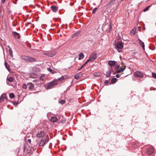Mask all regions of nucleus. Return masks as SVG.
<instances>
[{"instance_id": "f257e3e1", "label": "nucleus", "mask_w": 156, "mask_h": 156, "mask_svg": "<svg viewBox=\"0 0 156 156\" xmlns=\"http://www.w3.org/2000/svg\"><path fill=\"white\" fill-rule=\"evenodd\" d=\"M58 84L57 80L54 79L52 81L49 82L45 85V87L46 89H50L54 87V86L57 85Z\"/></svg>"}, {"instance_id": "f03ea898", "label": "nucleus", "mask_w": 156, "mask_h": 156, "mask_svg": "<svg viewBox=\"0 0 156 156\" xmlns=\"http://www.w3.org/2000/svg\"><path fill=\"white\" fill-rule=\"evenodd\" d=\"M45 135V133L42 131H38L36 136L38 138H41L43 137Z\"/></svg>"}, {"instance_id": "7ed1b4c3", "label": "nucleus", "mask_w": 156, "mask_h": 156, "mask_svg": "<svg viewBox=\"0 0 156 156\" xmlns=\"http://www.w3.org/2000/svg\"><path fill=\"white\" fill-rule=\"evenodd\" d=\"M154 151V150L153 148L152 147H151L148 148L147 149L146 153L148 154L151 155L153 153Z\"/></svg>"}, {"instance_id": "20e7f679", "label": "nucleus", "mask_w": 156, "mask_h": 156, "mask_svg": "<svg viewBox=\"0 0 156 156\" xmlns=\"http://www.w3.org/2000/svg\"><path fill=\"white\" fill-rule=\"evenodd\" d=\"M135 75L136 76L140 77L141 78H143L144 76L143 74L138 71H136L135 73Z\"/></svg>"}, {"instance_id": "39448f33", "label": "nucleus", "mask_w": 156, "mask_h": 156, "mask_svg": "<svg viewBox=\"0 0 156 156\" xmlns=\"http://www.w3.org/2000/svg\"><path fill=\"white\" fill-rule=\"evenodd\" d=\"M90 58L93 61L94 60L97 58V54L96 53L94 52L91 54L90 56Z\"/></svg>"}, {"instance_id": "423d86ee", "label": "nucleus", "mask_w": 156, "mask_h": 156, "mask_svg": "<svg viewBox=\"0 0 156 156\" xmlns=\"http://www.w3.org/2000/svg\"><path fill=\"white\" fill-rule=\"evenodd\" d=\"M116 46L117 48L119 49H121L123 47V44L121 42H118Z\"/></svg>"}, {"instance_id": "0eeeda50", "label": "nucleus", "mask_w": 156, "mask_h": 156, "mask_svg": "<svg viewBox=\"0 0 156 156\" xmlns=\"http://www.w3.org/2000/svg\"><path fill=\"white\" fill-rule=\"evenodd\" d=\"M46 140L45 138H42L39 144V146L41 147L44 145L46 143Z\"/></svg>"}, {"instance_id": "6e6552de", "label": "nucleus", "mask_w": 156, "mask_h": 156, "mask_svg": "<svg viewBox=\"0 0 156 156\" xmlns=\"http://www.w3.org/2000/svg\"><path fill=\"white\" fill-rule=\"evenodd\" d=\"M36 60L35 58L28 56V59L27 61V62H36Z\"/></svg>"}, {"instance_id": "1a4fd4ad", "label": "nucleus", "mask_w": 156, "mask_h": 156, "mask_svg": "<svg viewBox=\"0 0 156 156\" xmlns=\"http://www.w3.org/2000/svg\"><path fill=\"white\" fill-rule=\"evenodd\" d=\"M55 53L53 52H51L48 53H44L43 55H45L48 57H52L55 55Z\"/></svg>"}, {"instance_id": "9d476101", "label": "nucleus", "mask_w": 156, "mask_h": 156, "mask_svg": "<svg viewBox=\"0 0 156 156\" xmlns=\"http://www.w3.org/2000/svg\"><path fill=\"white\" fill-rule=\"evenodd\" d=\"M12 34L16 38L19 39L20 37L19 34L16 32H12Z\"/></svg>"}, {"instance_id": "9b49d317", "label": "nucleus", "mask_w": 156, "mask_h": 156, "mask_svg": "<svg viewBox=\"0 0 156 156\" xmlns=\"http://www.w3.org/2000/svg\"><path fill=\"white\" fill-rule=\"evenodd\" d=\"M27 85L29 86L28 88L30 90L33 89L34 87V84H33L31 82H29L27 83Z\"/></svg>"}, {"instance_id": "f8f14e48", "label": "nucleus", "mask_w": 156, "mask_h": 156, "mask_svg": "<svg viewBox=\"0 0 156 156\" xmlns=\"http://www.w3.org/2000/svg\"><path fill=\"white\" fill-rule=\"evenodd\" d=\"M126 66H125L123 67H120V69L117 71V73H119L122 72H123L126 69Z\"/></svg>"}, {"instance_id": "ddd939ff", "label": "nucleus", "mask_w": 156, "mask_h": 156, "mask_svg": "<svg viewBox=\"0 0 156 156\" xmlns=\"http://www.w3.org/2000/svg\"><path fill=\"white\" fill-rule=\"evenodd\" d=\"M116 62V61H109L108 62V64L111 66H114L115 65Z\"/></svg>"}, {"instance_id": "4468645a", "label": "nucleus", "mask_w": 156, "mask_h": 156, "mask_svg": "<svg viewBox=\"0 0 156 156\" xmlns=\"http://www.w3.org/2000/svg\"><path fill=\"white\" fill-rule=\"evenodd\" d=\"M138 40L139 41V43L141 45V46L144 49V48H145V45H144V42H143V41H141V40L139 39H138Z\"/></svg>"}, {"instance_id": "2eb2a0df", "label": "nucleus", "mask_w": 156, "mask_h": 156, "mask_svg": "<svg viewBox=\"0 0 156 156\" xmlns=\"http://www.w3.org/2000/svg\"><path fill=\"white\" fill-rule=\"evenodd\" d=\"M6 98V95L5 94H2L0 98V102L3 101L4 99Z\"/></svg>"}, {"instance_id": "dca6fc26", "label": "nucleus", "mask_w": 156, "mask_h": 156, "mask_svg": "<svg viewBox=\"0 0 156 156\" xmlns=\"http://www.w3.org/2000/svg\"><path fill=\"white\" fill-rule=\"evenodd\" d=\"M84 57V55L83 53H80L79 55L78 59L80 60L82 59Z\"/></svg>"}, {"instance_id": "f3484780", "label": "nucleus", "mask_w": 156, "mask_h": 156, "mask_svg": "<svg viewBox=\"0 0 156 156\" xmlns=\"http://www.w3.org/2000/svg\"><path fill=\"white\" fill-rule=\"evenodd\" d=\"M115 0H111L108 4V8L111 7L115 3Z\"/></svg>"}, {"instance_id": "a211bd4d", "label": "nucleus", "mask_w": 156, "mask_h": 156, "mask_svg": "<svg viewBox=\"0 0 156 156\" xmlns=\"http://www.w3.org/2000/svg\"><path fill=\"white\" fill-rule=\"evenodd\" d=\"M51 121L54 122H57L58 119L55 116H53L51 117Z\"/></svg>"}, {"instance_id": "6ab92c4d", "label": "nucleus", "mask_w": 156, "mask_h": 156, "mask_svg": "<svg viewBox=\"0 0 156 156\" xmlns=\"http://www.w3.org/2000/svg\"><path fill=\"white\" fill-rule=\"evenodd\" d=\"M111 73V72L110 70H108L105 72V73H104V74L106 75V77H108L110 76Z\"/></svg>"}, {"instance_id": "aec40b11", "label": "nucleus", "mask_w": 156, "mask_h": 156, "mask_svg": "<svg viewBox=\"0 0 156 156\" xmlns=\"http://www.w3.org/2000/svg\"><path fill=\"white\" fill-rule=\"evenodd\" d=\"M7 80L11 82H12L14 81V79L12 77H7Z\"/></svg>"}, {"instance_id": "412c9836", "label": "nucleus", "mask_w": 156, "mask_h": 156, "mask_svg": "<svg viewBox=\"0 0 156 156\" xmlns=\"http://www.w3.org/2000/svg\"><path fill=\"white\" fill-rule=\"evenodd\" d=\"M28 56H25V55H22L21 56V58L22 59L25 61H27V60L28 59Z\"/></svg>"}, {"instance_id": "4be33fe9", "label": "nucleus", "mask_w": 156, "mask_h": 156, "mask_svg": "<svg viewBox=\"0 0 156 156\" xmlns=\"http://www.w3.org/2000/svg\"><path fill=\"white\" fill-rule=\"evenodd\" d=\"M47 70L48 71L52 73H56V71L50 68H47Z\"/></svg>"}, {"instance_id": "5701e85b", "label": "nucleus", "mask_w": 156, "mask_h": 156, "mask_svg": "<svg viewBox=\"0 0 156 156\" xmlns=\"http://www.w3.org/2000/svg\"><path fill=\"white\" fill-rule=\"evenodd\" d=\"M66 76L65 75L63 76L60 78H58L57 80V81L58 80H64L65 79H66Z\"/></svg>"}, {"instance_id": "b1692460", "label": "nucleus", "mask_w": 156, "mask_h": 156, "mask_svg": "<svg viewBox=\"0 0 156 156\" xmlns=\"http://www.w3.org/2000/svg\"><path fill=\"white\" fill-rule=\"evenodd\" d=\"M8 47H9V54L12 57V49L11 48L9 47V46H8Z\"/></svg>"}, {"instance_id": "393cba45", "label": "nucleus", "mask_w": 156, "mask_h": 156, "mask_svg": "<svg viewBox=\"0 0 156 156\" xmlns=\"http://www.w3.org/2000/svg\"><path fill=\"white\" fill-rule=\"evenodd\" d=\"M136 29V28H134L131 31L130 34L131 35H134L135 34Z\"/></svg>"}, {"instance_id": "a878e982", "label": "nucleus", "mask_w": 156, "mask_h": 156, "mask_svg": "<svg viewBox=\"0 0 156 156\" xmlns=\"http://www.w3.org/2000/svg\"><path fill=\"white\" fill-rule=\"evenodd\" d=\"M117 79L116 78H112L111 80V82L112 83H115L117 81Z\"/></svg>"}, {"instance_id": "bb28decb", "label": "nucleus", "mask_w": 156, "mask_h": 156, "mask_svg": "<svg viewBox=\"0 0 156 156\" xmlns=\"http://www.w3.org/2000/svg\"><path fill=\"white\" fill-rule=\"evenodd\" d=\"M51 8L52 10H58V7L56 6L52 5L51 6Z\"/></svg>"}, {"instance_id": "cd10ccee", "label": "nucleus", "mask_w": 156, "mask_h": 156, "mask_svg": "<svg viewBox=\"0 0 156 156\" xmlns=\"http://www.w3.org/2000/svg\"><path fill=\"white\" fill-rule=\"evenodd\" d=\"M100 75V73L99 72H95L94 73V76H99Z\"/></svg>"}, {"instance_id": "c85d7f7f", "label": "nucleus", "mask_w": 156, "mask_h": 156, "mask_svg": "<svg viewBox=\"0 0 156 156\" xmlns=\"http://www.w3.org/2000/svg\"><path fill=\"white\" fill-rule=\"evenodd\" d=\"M5 65L6 68L8 69V71L9 70V65L7 63L5 62Z\"/></svg>"}, {"instance_id": "c756f323", "label": "nucleus", "mask_w": 156, "mask_h": 156, "mask_svg": "<svg viewBox=\"0 0 156 156\" xmlns=\"http://www.w3.org/2000/svg\"><path fill=\"white\" fill-rule=\"evenodd\" d=\"M80 31H78L77 32L74 34L72 36H73V37H74V36H77L78 35L80 34Z\"/></svg>"}, {"instance_id": "7c9ffc66", "label": "nucleus", "mask_w": 156, "mask_h": 156, "mask_svg": "<svg viewBox=\"0 0 156 156\" xmlns=\"http://www.w3.org/2000/svg\"><path fill=\"white\" fill-rule=\"evenodd\" d=\"M9 97L10 98H12L15 97L14 94L13 93H11L9 94Z\"/></svg>"}, {"instance_id": "2f4dec72", "label": "nucleus", "mask_w": 156, "mask_h": 156, "mask_svg": "<svg viewBox=\"0 0 156 156\" xmlns=\"http://www.w3.org/2000/svg\"><path fill=\"white\" fill-rule=\"evenodd\" d=\"M23 89H27V85L25 83H23Z\"/></svg>"}, {"instance_id": "473e14b6", "label": "nucleus", "mask_w": 156, "mask_h": 156, "mask_svg": "<svg viewBox=\"0 0 156 156\" xmlns=\"http://www.w3.org/2000/svg\"><path fill=\"white\" fill-rule=\"evenodd\" d=\"M45 75L44 74H42L39 77L40 80H43L44 79L43 78V77Z\"/></svg>"}, {"instance_id": "72a5a7b5", "label": "nucleus", "mask_w": 156, "mask_h": 156, "mask_svg": "<svg viewBox=\"0 0 156 156\" xmlns=\"http://www.w3.org/2000/svg\"><path fill=\"white\" fill-rule=\"evenodd\" d=\"M152 76L153 77L156 78V73H155L152 72Z\"/></svg>"}, {"instance_id": "f704fd0d", "label": "nucleus", "mask_w": 156, "mask_h": 156, "mask_svg": "<svg viewBox=\"0 0 156 156\" xmlns=\"http://www.w3.org/2000/svg\"><path fill=\"white\" fill-rule=\"evenodd\" d=\"M86 65V63H85L80 67V68H79L78 69V71L80 70V69H81L83 67L85 66Z\"/></svg>"}, {"instance_id": "c9c22d12", "label": "nucleus", "mask_w": 156, "mask_h": 156, "mask_svg": "<svg viewBox=\"0 0 156 156\" xmlns=\"http://www.w3.org/2000/svg\"><path fill=\"white\" fill-rule=\"evenodd\" d=\"M59 102L62 104H63L65 103V101L64 100H59Z\"/></svg>"}, {"instance_id": "e433bc0d", "label": "nucleus", "mask_w": 156, "mask_h": 156, "mask_svg": "<svg viewBox=\"0 0 156 156\" xmlns=\"http://www.w3.org/2000/svg\"><path fill=\"white\" fill-rule=\"evenodd\" d=\"M91 61H93L89 57V59H88L85 63H86L87 64L88 62H90Z\"/></svg>"}, {"instance_id": "4c0bfd02", "label": "nucleus", "mask_w": 156, "mask_h": 156, "mask_svg": "<svg viewBox=\"0 0 156 156\" xmlns=\"http://www.w3.org/2000/svg\"><path fill=\"white\" fill-rule=\"evenodd\" d=\"M120 65H116L115 67V69H116V70H117V69H119L120 68Z\"/></svg>"}, {"instance_id": "58836bf2", "label": "nucleus", "mask_w": 156, "mask_h": 156, "mask_svg": "<svg viewBox=\"0 0 156 156\" xmlns=\"http://www.w3.org/2000/svg\"><path fill=\"white\" fill-rule=\"evenodd\" d=\"M112 25H111V23H110V26L109 27V32L112 30Z\"/></svg>"}, {"instance_id": "ea45409f", "label": "nucleus", "mask_w": 156, "mask_h": 156, "mask_svg": "<svg viewBox=\"0 0 156 156\" xmlns=\"http://www.w3.org/2000/svg\"><path fill=\"white\" fill-rule=\"evenodd\" d=\"M151 5H149L147 7H146L144 9V10H148L149 8L151 6Z\"/></svg>"}, {"instance_id": "a19ab883", "label": "nucleus", "mask_w": 156, "mask_h": 156, "mask_svg": "<svg viewBox=\"0 0 156 156\" xmlns=\"http://www.w3.org/2000/svg\"><path fill=\"white\" fill-rule=\"evenodd\" d=\"M108 83H109V81H108V80H105V83L106 84H108Z\"/></svg>"}, {"instance_id": "79ce46f5", "label": "nucleus", "mask_w": 156, "mask_h": 156, "mask_svg": "<svg viewBox=\"0 0 156 156\" xmlns=\"http://www.w3.org/2000/svg\"><path fill=\"white\" fill-rule=\"evenodd\" d=\"M116 76L117 78H119L121 76V75L119 74H117L116 75Z\"/></svg>"}, {"instance_id": "37998d69", "label": "nucleus", "mask_w": 156, "mask_h": 156, "mask_svg": "<svg viewBox=\"0 0 156 156\" xmlns=\"http://www.w3.org/2000/svg\"><path fill=\"white\" fill-rule=\"evenodd\" d=\"M27 141L30 143L31 142V140L30 139H28L27 140Z\"/></svg>"}, {"instance_id": "c03bdc74", "label": "nucleus", "mask_w": 156, "mask_h": 156, "mask_svg": "<svg viewBox=\"0 0 156 156\" xmlns=\"http://www.w3.org/2000/svg\"><path fill=\"white\" fill-rule=\"evenodd\" d=\"M70 88V86H69L67 88L66 90L67 91V90H69Z\"/></svg>"}, {"instance_id": "a18cd8bd", "label": "nucleus", "mask_w": 156, "mask_h": 156, "mask_svg": "<svg viewBox=\"0 0 156 156\" xmlns=\"http://www.w3.org/2000/svg\"><path fill=\"white\" fill-rule=\"evenodd\" d=\"M79 76H75V78L76 79H78V78Z\"/></svg>"}, {"instance_id": "49530a36", "label": "nucleus", "mask_w": 156, "mask_h": 156, "mask_svg": "<svg viewBox=\"0 0 156 156\" xmlns=\"http://www.w3.org/2000/svg\"><path fill=\"white\" fill-rule=\"evenodd\" d=\"M96 10H93V11L92 12V13L93 14L94 13L96 12Z\"/></svg>"}, {"instance_id": "de8ad7c7", "label": "nucleus", "mask_w": 156, "mask_h": 156, "mask_svg": "<svg viewBox=\"0 0 156 156\" xmlns=\"http://www.w3.org/2000/svg\"><path fill=\"white\" fill-rule=\"evenodd\" d=\"M6 0H2V3H4V2Z\"/></svg>"}, {"instance_id": "09e8293b", "label": "nucleus", "mask_w": 156, "mask_h": 156, "mask_svg": "<svg viewBox=\"0 0 156 156\" xmlns=\"http://www.w3.org/2000/svg\"><path fill=\"white\" fill-rule=\"evenodd\" d=\"M57 11V10H52L53 12L55 13Z\"/></svg>"}, {"instance_id": "8fccbe9b", "label": "nucleus", "mask_w": 156, "mask_h": 156, "mask_svg": "<svg viewBox=\"0 0 156 156\" xmlns=\"http://www.w3.org/2000/svg\"><path fill=\"white\" fill-rule=\"evenodd\" d=\"M97 8H95L93 10H97Z\"/></svg>"}, {"instance_id": "3c124183", "label": "nucleus", "mask_w": 156, "mask_h": 156, "mask_svg": "<svg viewBox=\"0 0 156 156\" xmlns=\"http://www.w3.org/2000/svg\"><path fill=\"white\" fill-rule=\"evenodd\" d=\"M118 52H121V51H119V50H118Z\"/></svg>"}, {"instance_id": "603ef678", "label": "nucleus", "mask_w": 156, "mask_h": 156, "mask_svg": "<svg viewBox=\"0 0 156 156\" xmlns=\"http://www.w3.org/2000/svg\"><path fill=\"white\" fill-rule=\"evenodd\" d=\"M143 11H144V12H146V10H143Z\"/></svg>"}, {"instance_id": "864d4df0", "label": "nucleus", "mask_w": 156, "mask_h": 156, "mask_svg": "<svg viewBox=\"0 0 156 156\" xmlns=\"http://www.w3.org/2000/svg\"><path fill=\"white\" fill-rule=\"evenodd\" d=\"M133 53L134 54H135V52H133Z\"/></svg>"}, {"instance_id": "5fc2aeb1", "label": "nucleus", "mask_w": 156, "mask_h": 156, "mask_svg": "<svg viewBox=\"0 0 156 156\" xmlns=\"http://www.w3.org/2000/svg\"><path fill=\"white\" fill-rule=\"evenodd\" d=\"M25 9H27V8H26V7H25Z\"/></svg>"}]
</instances>
